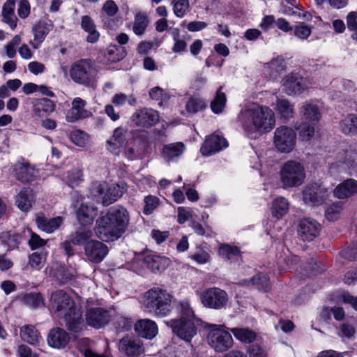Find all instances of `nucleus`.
<instances>
[{"instance_id": "22", "label": "nucleus", "mask_w": 357, "mask_h": 357, "mask_svg": "<svg viewBox=\"0 0 357 357\" xmlns=\"http://www.w3.org/2000/svg\"><path fill=\"white\" fill-rule=\"evenodd\" d=\"M97 214V208L89 204H82L76 211L78 222L82 226L92 225Z\"/></svg>"}, {"instance_id": "61", "label": "nucleus", "mask_w": 357, "mask_h": 357, "mask_svg": "<svg viewBox=\"0 0 357 357\" xmlns=\"http://www.w3.org/2000/svg\"><path fill=\"white\" fill-rule=\"evenodd\" d=\"M102 10L109 17H113L118 13L119 8L114 1L108 0L103 4Z\"/></svg>"}, {"instance_id": "3", "label": "nucleus", "mask_w": 357, "mask_h": 357, "mask_svg": "<svg viewBox=\"0 0 357 357\" xmlns=\"http://www.w3.org/2000/svg\"><path fill=\"white\" fill-rule=\"evenodd\" d=\"M173 296L166 289L153 287L145 292L142 305L149 313L158 317H166L171 311Z\"/></svg>"}, {"instance_id": "54", "label": "nucleus", "mask_w": 357, "mask_h": 357, "mask_svg": "<svg viewBox=\"0 0 357 357\" xmlns=\"http://www.w3.org/2000/svg\"><path fill=\"white\" fill-rule=\"evenodd\" d=\"M252 284L259 290L267 291L269 289L268 278L266 274L260 273L254 276L252 280Z\"/></svg>"}, {"instance_id": "16", "label": "nucleus", "mask_w": 357, "mask_h": 357, "mask_svg": "<svg viewBox=\"0 0 357 357\" xmlns=\"http://www.w3.org/2000/svg\"><path fill=\"white\" fill-rule=\"evenodd\" d=\"M159 120L158 112L149 108L137 110L131 117V121L137 126L149 128Z\"/></svg>"}, {"instance_id": "59", "label": "nucleus", "mask_w": 357, "mask_h": 357, "mask_svg": "<svg viewBox=\"0 0 357 357\" xmlns=\"http://www.w3.org/2000/svg\"><path fill=\"white\" fill-rule=\"evenodd\" d=\"M144 207L143 212L146 215H149L152 213L154 209L158 206L159 199L157 197L155 196H146L144 198Z\"/></svg>"}, {"instance_id": "23", "label": "nucleus", "mask_w": 357, "mask_h": 357, "mask_svg": "<svg viewBox=\"0 0 357 357\" xmlns=\"http://www.w3.org/2000/svg\"><path fill=\"white\" fill-rule=\"evenodd\" d=\"M126 130L122 127L116 128L112 137L107 141V149L114 154H119L121 149L124 146L126 140Z\"/></svg>"}, {"instance_id": "10", "label": "nucleus", "mask_w": 357, "mask_h": 357, "mask_svg": "<svg viewBox=\"0 0 357 357\" xmlns=\"http://www.w3.org/2000/svg\"><path fill=\"white\" fill-rule=\"evenodd\" d=\"M328 196L327 189L317 183L307 185L303 191V201L310 206L322 204L328 198Z\"/></svg>"}, {"instance_id": "50", "label": "nucleus", "mask_w": 357, "mask_h": 357, "mask_svg": "<svg viewBox=\"0 0 357 357\" xmlns=\"http://www.w3.org/2000/svg\"><path fill=\"white\" fill-rule=\"evenodd\" d=\"M205 101L198 97H191L185 104V109L188 113L195 114L205 109Z\"/></svg>"}, {"instance_id": "56", "label": "nucleus", "mask_w": 357, "mask_h": 357, "mask_svg": "<svg viewBox=\"0 0 357 357\" xmlns=\"http://www.w3.org/2000/svg\"><path fill=\"white\" fill-rule=\"evenodd\" d=\"M177 310L181 314V317H183L185 319H197L195 318L194 311L190 306V304L188 301H183L179 302L177 305Z\"/></svg>"}, {"instance_id": "55", "label": "nucleus", "mask_w": 357, "mask_h": 357, "mask_svg": "<svg viewBox=\"0 0 357 357\" xmlns=\"http://www.w3.org/2000/svg\"><path fill=\"white\" fill-rule=\"evenodd\" d=\"M292 31H294V35L301 40L307 39L312 33L311 27L303 22L293 26Z\"/></svg>"}, {"instance_id": "8", "label": "nucleus", "mask_w": 357, "mask_h": 357, "mask_svg": "<svg viewBox=\"0 0 357 357\" xmlns=\"http://www.w3.org/2000/svg\"><path fill=\"white\" fill-rule=\"evenodd\" d=\"M198 323L199 319H185L183 317L172 319L169 321L174 334L186 342H190L192 337L197 335Z\"/></svg>"}, {"instance_id": "46", "label": "nucleus", "mask_w": 357, "mask_h": 357, "mask_svg": "<svg viewBox=\"0 0 357 357\" xmlns=\"http://www.w3.org/2000/svg\"><path fill=\"white\" fill-rule=\"evenodd\" d=\"M264 68L269 73L271 76H274L284 71L286 66L284 60L282 57L278 56L272 59L270 62L266 63Z\"/></svg>"}, {"instance_id": "37", "label": "nucleus", "mask_w": 357, "mask_h": 357, "mask_svg": "<svg viewBox=\"0 0 357 357\" xmlns=\"http://www.w3.org/2000/svg\"><path fill=\"white\" fill-rule=\"evenodd\" d=\"M56 105L47 98H40L33 104V112L39 116L50 115L55 110Z\"/></svg>"}, {"instance_id": "14", "label": "nucleus", "mask_w": 357, "mask_h": 357, "mask_svg": "<svg viewBox=\"0 0 357 357\" xmlns=\"http://www.w3.org/2000/svg\"><path fill=\"white\" fill-rule=\"evenodd\" d=\"M108 248L102 242L90 240L84 245V253L87 259L96 264L100 263L108 253Z\"/></svg>"}, {"instance_id": "62", "label": "nucleus", "mask_w": 357, "mask_h": 357, "mask_svg": "<svg viewBox=\"0 0 357 357\" xmlns=\"http://www.w3.org/2000/svg\"><path fill=\"white\" fill-rule=\"evenodd\" d=\"M116 328L121 331L129 330L132 324V321L130 318L126 317H119L116 321Z\"/></svg>"}, {"instance_id": "47", "label": "nucleus", "mask_w": 357, "mask_h": 357, "mask_svg": "<svg viewBox=\"0 0 357 357\" xmlns=\"http://www.w3.org/2000/svg\"><path fill=\"white\" fill-rule=\"evenodd\" d=\"M93 233L90 229H79L70 235L69 238L74 245L86 244L92 237Z\"/></svg>"}, {"instance_id": "49", "label": "nucleus", "mask_w": 357, "mask_h": 357, "mask_svg": "<svg viewBox=\"0 0 357 357\" xmlns=\"http://www.w3.org/2000/svg\"><path fill=\"white\" fill-rule=\"evenodd\" d=\"M222 86H220L216 92L214 100L211 103V108L215 114L221 113L227 102L226 95L222 91Z\"/></svg>"}, {"instance_id": "53", "label": "nucleus", "mask_w": 357, "mask_h": 357, "mask_svg": "<svg viewBox=\"0 0 357 357\" xmlns=\"http://www.w3.org/2000/svg\"><path fill=\"white\" fill-rule=\"evenodd\" d=\"M172 5L174 15L180 18L185 16L190 8L189 0H173Z\"/></svg>"}, {"instance_id": "42", "label": "nucleus", "mask_w": 357, "mask_h": 357, "mask_svg": "<svg viewBox=\"0 0 357 357\" xmlns=\"http://www.w3.org/2000/svg\"><path fill=\"white\" fill-rule=\"evenodd\" d=\"M33 32L34 40L31 44L34 49H37L49 33V29L45 23L40 22L33 27Z\"/></svg>"}, {"instance_id": "12", "label": "nucleus", "mask_w": 357, "mask_h": 357, "mask_svg": "<svg viewBox=\"0 0 357 357\" xmlns=\"http://www.w3.org/2000/svg\"><path fill=\"white\" fill-rule=\"evenodd\" d=\"M50 303L52 309L59 314H64L75 304L71 296L63 290L53 291Z\"/></svg>"}, {"instance_id": "32", "label": "nucleus", "mask_w": 357, "mask_h": 357, "mask_svg": "<svg viewBox=\"0 0 357 357\" xmlns=\"http://www.w3.org/2000/svg\"><path fill=\"white\" fill-rule=\"evenodd\" d=\"M126 191V188L123 184L116 183L111 185L103 196L102 205L107 206L112 204L121 197Z\"/></svg>"}, {"instance_id": "19", "label": "nucleus", "mask_w": 357, "mask_h": 357, "mask_svg": "<svg viewBox=\"0 0 357 357\" xmlns=\"http://www.w3.org/2000/svg\"><path fill=\"white\" fill-rule=\"evenodd\" d=\"M38 170L28 162H17L14 167V175L22 183H30L36 180Z\"/></svg>"}, {"instance_id": "7", "label": "nucleus", "mask_w": 357, "mask_h": 357, "mask_svg": "<svg viewBox=\"0 0 357 357\" xmlns=\"http://www.w3.org/2000/svg\"><path fill=\"white\" fill-rule=\"evenodd\" d=\"M228 300L227 293L218 287H209L200 294L201 303L207 308L214 310L225 308Z\"/></svg>"}, {"instance_id": "24", "label": "nucleus", "mask_w": 357, "mask_h": 357, "mask_svg": "<svg viewBox=\"0 0 357 357\" xmlns=\"http://www.w3.org/2000/svg\"><path fill=\"white\" fill-rule=\"evenodd\" d=\"M135 331L140 337L152 339L158 333V327L153 321L144 319L139 320L135 324Z\"/></svg>"}, {"instance_id": "45", "label": "nucleus", "mask_w": 357, "mask_h": 357, "mask_svg": "<svg viewBox=\"0 0 357 357\" xmlns=\"http://www.w3.org/2000/svg\"><path fill=\"white\" fill-rule=\"evenodd\" d=\"M231 331L237 340L244 343H250L256 339V333L249 328H234Z\"/></svg>"}, {"instance_id": "44", "label": "nucleus", "mask_w": 357, "mask_h": 357, "mask_svg": "<svg viewBox=\"0 0 357 357\" xmlns=\"http://www.w3.org/2000/svg\"><path fill=\"white\" fill-rule=\"evenodd\" d=\"M276 110L281 117L289 119L294 116V105L287 99H278L276 102Z\"/></svg>"}, {"instance_id": "39", "label": "nucleus", "mask_w": 357, "mask_h": 357, "mask_svg": "<svg viewBox=\"0 0 357 357\" xmlns=\"http://www.w3.org/2000/svg\"><path fill=\"white\" fill-rule=\"evenodd\" d=\"M22 302L29 307L36 309L45 305L44 298L40 293L31 292L20 296Z\"/></svg>"}, {"instance_id": "26", "label": "nucleus", "mask_w": 357, "mask_h": 357, "mask_svg": "<svg viewBox=\"0 0 357 357\" xmlns=\"http://www.w3.org/2000/svg\"><path fill=\"white\" fill-rule=\"evenodd\" d=\"M47 340L50 347L61 349L68 343L69 335L63 329L56 328L49 333Z\"/></svg>"}, {"instance_id": "25", "label": "nucleus", "mask_w": 357, "mask_h": 357, "mask_svg": "<svg viewBox=\"0 0 357 357\" xmlns=\"http://www.w3.org/2000/svg\"><path fill=\"white\" fill-rule=\"evenodd\" d=\"M185 150V146L183 142L170 143L163 146L161 155L165 161L169 162L181 157Z\"/></svg>"}, {"instance_id": "5", "label": "nucleus", "mask_w": 357, "mask_h": 357, "mask_svg": "<svg viewBox=\"0 0 357 357\" xmlns=\"http://www.w3.org/2000/svg\"><path fill=\"white\" fill-rule=\"evenodd\" d=\"M280 176L284 188L300 186L305 178V168L299 162L288 160L282 165Z\"/></svg>"}, {"instance_id": "30", "label": "nucleus", "mask_w": 357, "mask_h": 357, "mask_svg": "<svg viewBox=\"0 0 357 357\" xmlns=\"http://www.w3.org/2000/svg\"><path fill=\"white\" fill-rule=\"evenodd\" d=\"M146 151V143L142 140L135 139L125 146L124 153L129 160L142 158Z\"/></svg>"}, {"instance_id": "43", "label": "nucleus", "mask_w": 357, "mask_h": 357, "mask_svg": "<svg viewBox=\"0 0 357 357\" xmlns=\"http://www.w3.org/2000/svg\"><path fill=\"white\" fill-rule=\"evenodd\" d=\"M149 21L146 13L139 12L135 16L132 31L137 36H142L144 33Z\"/></svg>"}, {"instance_id": "17", "label": "nucleus", "mask_w": 357, "mask_h": 357, "mask_svg": "<svg viewBox=\"0 0 357 357\" xmlns=\"http://www.w3.org/2000/svg\"><path fill=\"white\" fill-rule=\"evenodd\" d=\"M63 319L65 326L72 332L78 333L85 326L82 312L75 304L63 314Z\"/></svg>"}, {"instance_id": "27", "label": "nucleus", "mask_w": 357, "mask_h": 357, "mask_svg": "<svg viewBox=\"0 0 357 357\" xmlns=\"http://www.w3.org/2000/svg\"><path fill=\"white\" fill-rule=\"evenodd\" d=\"M36 222L40 229L47 233H52L61 225L63 218L61 217L47 218L43 213H38L36 215Z\"/></svg>"}, {"instance_id": "13", "label": "nucleus", "mask_w": 357, "mask_h": 357, "mask_svg": "<svg viewBox=\"0 0 357 357\" xmlns=\"http://www.w3.org/2000/svg\"><path fill=\"white\" fill-rule=\"evenodd\" d=\"M111 315L108 310L99 307H89L86 312V321L95 328L105 326L110 321Z\"/></svg>"}, {"instance_id": "51", "label": "nucleus", "mask_w": 357, "mask_h": 357, "mask_svg": "<svg viewBox=\"0 0 357 357\" xmlns=\"http://www.w3.org/2000/svg\"><path fill=\"white\" fill-rule=\"evenodd\" d=\"M218 253L225 260H233L240 255V251L237 247L227 244L221 245Z\"/></svg>"}, {"instance_id": "57", "label": "nucleus", "mask_w": 357, "mask_h": 357, "mask_svg": "<svg viewBox=\"0 0 357 357\" xmlns=\"http://www.w3.org/2000/svg\"><path fill=\"white\" fill-rule=\"evenodd\" d=\"M70 139L73 143L80 147H84L87 143V135L79 130L71 132Z\"/></svg>"}, {"instance_id": "52", "label": "nucleus", "mask_w": 357, "mask_h": 357, "mask_svg": "<svg viewBox=\"0 0 357 357\" xmlns=\"http://www.w3.org/2000/svg\"><path fill=\"white\" fill-rule=\"evenodd\" d=\"M47 253L44 252H35L29 257V264L32 268L40 270L46 261Z\"/></svg>"}, {"instance_id": "40", "label": "nucleus", "mask_w": 357, "mask_h": 357, "mask_svg": "<svg viewBox=\"0 0 357 357\" xmlns=\"http://www.w3.org/2000/svg\"><path fill=\"white\" fill-rule=\"evenodd\" d=\"M340 128L345 135H357V115H347L340 122Z\"/></svg>"}, {"instance_id": "36", "label": "nucleus", "mask_w": 357, "mask_h": 357, "mask_svg": "<svg viewBox=\"0 0 357 357\" xmlns=\"http://www.w3.org/2000/svg\"><path fill=\"white\" fill-rule=\"evenodd\" d=\"M81 27L83 30L89 33L86 40L89 43H94L98 41L100 33L96 30V26L92 18L88 15L82 17Z\"/></svg>"}, {"instance_id": "15", "label": "nucleus", "mask_w": 357, "mask_h": 357, "mask_svg": "<svg viewBox=\"0 0 357 357\" xmlns=\"http://www.w3.org/2000/svg\"><path fill=\"white\" fill-rule=\"evenodd\" d=\"M321 231V225L311 218H303L300 220L298 227L299 237L304 241H312L317 237Z\"/></svg>"}, {"instance_id": "48", "label": "nucleus", "mask_w": 357, "mask_h": 357, "mask_svg": "<svg viewBox=\"0 0 357 357\" xmlns=\"http://www.w3.org/2000/svg\"><path fill=\"white\" fill-rule=\"evenodd\" d=\"M313 123H309L304 122L295 126V128L298 132L299 137L302 141L307 142L314 136L315 129Z\"/></svg>"}, {"instance_id": "33", "label": "nucleus", "mask_w": 357, "mask_h": 357, "mask_svg": "<svg viewBox=\"0 0 357 357\" xmlns=\"http://www.w3.org/2000/svg\"><path fill=\"white\" fill-rule=\"evenodd\" d=\"M15 0H7L2 8L3 21L8 24L11 29H15L17 26V18L15 14Z\"/></svg>"}, {"instance_id": "18", "label": "nucleus", "mask_w": 357, "mask_h": 357, "mask_svg": "<svg viewBox=\"0 0 357 357\" xmlns=\"http://www.w3.org/2000/svg\"><path fill=\"white\" fill-rule=\"evenodd\" d=\"M119 349L121 354L128 357L138 356L144 351L141 340L129 337H125L120 340Z\"/></svg>"}, {"instance_id": "31", "label": "nucleus", "mask_w": 357, "mask_h": 357, "mask_svg": "<svg viewBox=\"0 0 357 357\" xmlns=\"http://www.w3.org/2000/svg\"><path fill=\"white\" fill-rule=\"evenodd\" d=\"M145 266L153 272L164 271L169 264V260L165 257L147 255L144 259Z\"/></svg>"}, {"instance_id": "21", "label": "nucleus", "mask_w": 357, "mask_h": 357, "mask_svg": "<svg viewBox=\"0 0 357 357\" xmlns=\"http://www.w3.org/2000/svg\"><path fill=\"white\" fill-rule=\"evenodd\" d=\"M86 102L81 98H75L72 102V107L66 114L68 122H75L79 119L89 117L91 112L84 109Z\"/></svg>"}, {"instance_id": "6", "label": "nucleus", "mask_w": 357, "mask_h": 357, "mask_svg": "<svg viewBox=\"0 0 357 357\" xmlns=\"http://www.w3.org/2000/svg\"><path fill=\"white\" fill-rule=\"evenodd\" d=\"M207 327L209 328L206 337L208 344L216 352H225L233 346L232 336L225 325L208 324Z\"/></svg>"}, {"instance_id": "34", "label": "nucleus", "mask_w": 357, "mask_h": 357, "mask_svg": "<svg viewBox=\"0 0 357 357\" xmlns=\"http://www.w3.org/2000/svg\"><path fill=\"white\" fill-rule=\"evenodd\" d=\"M299 113L303 119L311 123L319 121L321 116L319 107L310 102H305L301 107Z\"/></svg>"}, {"instance_id": "41", "label": "nucleus", "mask_w": 357, "mask_h": 357, "mask_svg": "<svg viewBox=\"0 0 357 357\" xmlns=\"http://www.w3.org/2000/svg\"><path fill=\"white\" fill-rule=\"evenodd\" d=\"M20 336L24 341L31 344H36L40 340V333L32 325L23 326L20 330Z\"/></svg>"}, {"instance_id": "29", "label": "nucleus", "mask_w": 357, "mask_h": 357, "mask_svg": "<svg viewBox=\"0 0 357 357\" xmlns=\"http://www.w3.org/2000/svg\"><path fill=\"white\" fill-rule=\"evenodd\" d=\"M357 193V181L350 178L339 184L334 190V195L338 199H344Z\"/></svg>"}, {"instance_id": "1", "label": "nucleus", "mask_w": 357, "mask_h": 357, "mask_svg": "<svg viewBox=\"0 0 357 357\" xmlns=\"http://www.w3.org/2000/svg\"><path fill=\"white\" fill-rule=\"evenodd\" d=\"M129 221V213L126 208L116 206L97 219L95 227L96 235L103 241H114L126 231Z\"/></svg>"}, {"instance_id": "64", "label": "nucleus", "mask_w": 357, "mask_h": 357, "mask_svg": "<svg viewBox=\"0 0 357 357\" xmlns=\"http://www.w3.org/2000/svg\"><path fill=\"white\" fill-rule=\"evenodd\" d=\"M30 13V6L27 0H20L17 14L21 18H26Z\"/></svg>"}, {"instance_id": "58", "label": "nucleus", "mask_w": 357, "mask_h": 357, "mask_svg": "<svg viewBox=\"0 0 357 357\" xmlns=\"http://www.w3.org/2000/svg\"><path fill=\"white\" fill-rule=\"evenodd\" d=\"M82 171L79 169H73L68 172L67 182L68 185L73 188L82 181Z\"/></svg>"}, {"instance_id": "9", "label": "nucleus", "mask_w": 357, "mask_h": 357, "mask_svg": "<svg viewBox=\"0 0 357 357\" xmlns=\"http://www.w3.org/2000/svg\"><path fill=\"white\" fill-rule=\"evenodd\" d=\"M296 134L294 130L285 126L276 128L274 132V144L281 153L291 152L296 144Z\"/></svg>"}, {"instance_id": "38", "label": "nucleus", "mask_w": 357, "mask_h": 357, "mask_svg": "<svg viewBox=\"0 0 357 357\" xmlns=\"http://www.w3.org/2000/svg\"><path fill=\"white\" fill-rule=\"evenodd\" d=\"M289 208V203L287 199L283 197H277L273 202L271 214L274 218L280 219L287 213Z\"/></svg>"}, {"instance_id": "63", "label": "nucleus", "mask_w": 357, "mask_h": 357, "mask_svg": "<svg viewBox=\"0 0 357 357\" xmlns=\"http://www.w3.org/2000/svg\"><path fill=\"white\" fill-rule=\"evenodd\" d=\"M46 241L41 238L38 234L31 233L30 239L29 240V245L32 250H35L43 247L45 245Z\"/></svg>"}, {"instance_id": "4", "label": "nucleus", "mask_w": 357, "mask_h": 357, "mask_svg": "<svg viewBox=\"0 0 357 357\" xmlns=\"http://www.w3.org/2000/svg\"><path fill=\"white\" fill-rule=\"evenodd\" d=\"M97 70L90 59H79L70 67V76L77 84L94 87L98 77Z\"/></svg>"}, {"instance_id": "60", "label": "nucleus", "mask_w": 357, "mask_h": 357, "mask_svg": "<svg viewBox=\"0 0 357 357\" xmlns=\"http://www.w3.org/2000/svg\"><path fill=\"white\" fill-rule=\"evenodd\" d=\"M341 211L342 204L340 202L333 204L326 211V217L329 221H334L337 219Z\"/></svg>"}, {"instance_id": "2", "label": "nucleus", "mask_w": 357, "mask_h": 357, "mask_svg": "<svg viewBox=\"0 0 357 357\" xmlns=\"http://www.w3.org/2000/svg\"><path fill=\"white\" fill-rule=\"evenodd\" d=\"M238 118L250 137L270 132L275 123L273 112L267 106L257 104L246 107L239 113Z\"/></svg>"}, {"instance_id": "11", "label": "nucleus", "mask_w": 357, "mask_h": 357, "mask_svg": "<svg viewBox=\"0 0 357 357\" xmlns=\"http://www.w3.org/2000/svg\"><path fill=\"white\" fill-rule=\"evenodd\" d=\"M283 87L288 96L300 95L307 89V80L300 74L292 73L283 79Z\"/></svg>"}, {"instance_id": "28", "label": "nucleus", "mask_w": 357, "mask_h": 357, "mask_svg": "<svg viewBox=\"0 0 357 357\" xmlns=\"http://www.w3.org/2000/svg\"><path fill=\"white\" fill-rule=\"evenodd\" d=\"M35 202V196L33 190L29 188H23L17 195L15 204L19 209L27 212Z\"/></svg>"}, {"instance_id": "35", "label": "nucleus", "mask_w": 357, "mask_h": 357, "mask_svg": "<svg viewBox=\"0 0 357 357\" xmlns=\"http://www.w3.org/2000/svg\"><path fill=\"white\" fill-rule=\"evenodd\" d=\"M338 162L345 165L348 168L354 167L357 162V150L353 146L342 149L337 155Z\"/></svg>"}, {"instance_id": "20", "label": "nucleus", "mask_w": 357, "mask_h": 357, "mask_svg": "<svg viewBox=\"0 0 357 357\" xmlns=\"http://www.w3.org/2000/svg\"><path fill=\"white\" fill-rule=\"evenodd\" d=\"M227 146L228 143L224 137L213 135L206 139L201 147V152L203 155L208 156L221 151Z\"/></svg>"}]
</instances>
